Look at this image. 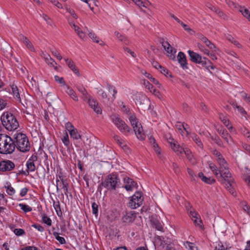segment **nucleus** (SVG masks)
<instances>
[{
	"label": "nucleus",
	"instance_id": "bf43d9fd",
	"mask_svg": "<svg viewBox=\"0 0 250 250\" xmlns=\"http://www.w3.org/2000/svg\"><path fill=\"white\" fill-rule=\"evenodd\" d=\"M98 205L96 203H93L92 204V212L96 216L97 215L98 211Z\"/></svg>",
	"mask_w": 250,
	"mask_h": 250
},
{
	"label": "nucleus",
	"instance_id": "a878e982",
	"mask_svg": "<svg viewBox=\"0 0 250 250\" xmlns=\"http://www.w3.org/2000/svg\"><path fill=\"white\" fill-rule=\"evenodd\" d=\"M21 40L22 42L29 50L32 52L35 51V48L32 42L25 36H22Z\"/></svg>",
	"mask_w": 250,
	"mask_h": 250
},
{
	"label": "nucleus",
	"instance_id": "c756f323",
	"mask_svg": "<svg viewBox=\"0 0 250 250\" xmlns=\"http://www.w3.org/2000/svg\"><path fill=\"white\" fill-rule=\"evenodd\" d=\"M201 40L210 49L214 50L215 51L217 49V48L216 47L215 45L213 43H212L210 41H209L206 37L204 36L202 37L201 38Z\"/></svg>",
	"mask_w": 250,
	"mask_h": 250
},
{
	"label": "nucleus",
	"instance_id": "f257e3e1",
	"mask_svg": "<svg viewBox=\"0 0 250 250\" xmlns=\"http://www.w3.org/2000/svg\"><path fill=\"white\" fill-rule=\"evenodd\" d=\"M107 88V92L104 91L103 89H100L98 92V93L101 97L102 103L104 105V108L110 107L115 99L116 95L117 93V90L114 86L108 84Z\"/></svg>",
	"mask_w": 250,
	"mask_h": 250
},
{
	"label": "nucleus",
	"instance_id": "4c0bfd02",
	"mask_svg": "<svg viewBox=\"0 0 250 250\" xmlns=\"http://www.w3.org/2000/svg\"><path fill=\"white\" fill-rule=\"evenodd\" d=\"M64 6L67 12L69 13L73 19L77 20L78 18V16L73 9H71L67 5H65Z\"/></svg>",
	"mask_w": 250,
	"mask_h": 250
},
{
	"label": "nucleus",
	"instance_id": "72a5a7b5",
	"mask_svg": "<svg viewBox=\"0 0 250 250\" xmlns=\"http://www.w3.org/2000/svg\"><path fill=\"white\" fill-rule=\"evenodd\" d=\"M42 17L46 21V23L48 24L50 27H53L55 26V24L54 23L53 20L46 14L43 13Z\"/></svg>",
	"mask_w": 250,
	"mask_h": 250
},
{
	"label": "nucleus",
	"instance_id": "2eb2a0df",
	"mask_svg": "<svg viewBox=\"0 0 250 250\" xmlns=\"http://www.w3.org/2000/svg\"><path fill=\"white\" fill-rule=\"evenodd\" d=\"M177 60L182 67L184 69H188V63L186 57L184 53L182 52H179L177 56Z\"/></svg>",
	"mask_w": 250,
	"mask_h": 250
},
{
	"label": "nucleus",
	"instance_id": "6e6552de",
	"mask_svg": "<svg viewBox=\"0 0 250 250\" xmlns=\"http://www.w3.org/2000/svg\"><path fill=\"white\" fill-rule=\"evenodd\" d=\"M219 177H217L222 183L225 182L228 183H233L234 179L231 177V174L230 173L228 167L225 168H220Z\"/></svg>",
	"mask_w": 250,
	"mask_h": 250
},
{
	"label": "nucleus",
	"instance_id": "e433bc0d",
	"mask_svg": "<svg viewBox=\"0 0 250 250\" xmlns=\"http://www.w3.org/2000/svg\"><path fill=\"white\" fill-rule=\"evenodd\" d=\"M191 137L193 141L199 147L203 148V145L202 141L197 135L194 134L192 135Z\"/></svg>",
	"mask_w": 250,
	"mask_h": 250
},
{
	"label": "nucleus",
	"instance_id": "0eeeda50",
	"mask_svg": "<svg viewBox=\"0 0 250 250\" xmlns=\"http://www.w3.org/2000/svg\"><path fill=\"white\" fill-rule=\"evenodd\" d=\"M120 180L116 175L110 174L107 176L104 182L101 184L108 190H115Z\"/></svg>",
	"mask_w": 250,
	"mask_h": 250
},
{
	"label": "nucleus",
	"instance_id": "9b49d317",
	"mask_svg": "<svg viewBox=\"0 0 250 250\" xmlns=\"http://www.w3.org/2000/svg\"><path fill=\"white\" fill-rule=\"evenodd\" d=\"M160 43L167 53L170 54L169 55V58L171 60H174L175 58V54L176 52V50L173 49L170 44L167 42H165L164 39L160 42Z\"/></svg>",
	"mask_w": 250,
	"mask_h": 250
},
{
	"label": "nucleus",
	"instance_id": "79ce46f5",
	"mask_svg": "<svg viewBox=\"0 0 250 250\" xmlns=\"http://www.w3.org/2000/svg\"><path fill=\"white\" fill-rule=\"evenodd\" d=\"M26 166L27 169L30 171H33L35 169V166L34 165V162L30 159L27 162Z\"/></svg>",
	"mask_w": 250,
	"mask_h": 250
},
{
	"label": "nucleus",
	"instance_id": "c85d7f7f",
	"mask_svg": "<svg viewBox=\"0 0 250 250\" xmlns=\"http://www.w3.org/2000/svg\"><path fill=\"white\" fill-rule=\"evenodd\" d=\"M198 177L201 178L203 182L207 184H211L215 182V179L213 178L206 177L204 175L202 172L199 173Z\"/></svg>",
	"mask_w": 250,
	"mask_h": 250
},
{
	"label": "nucleus",
	"instance_id": "dca6fc26",
	"mask_svg": "<svg viewBox=\"0 0 250 250\" xmlns=\"http://www.w3.org/2000/svg\"><path fill=\"white\" fill-rule=\"evenodd\" d=\"M188 53L191 61L197 63H200L202 60V57L199 54L191 50H188Z\"/></svg>",
	"mask_w": 250,
	"mask_h": 250
},
{
	"label": "nucleus",
	"instance_id": "b1692460",
	"mask_svg": "<svg viewBox=\"0 0 250 250\" xmlns=\"http://www.w3.org/2000/svg\"><path fill=\"white\" fill-rule=\"evenodd\" d=\"M218 132L228 144H230L232 142L230 136L229 135V134L226 129L222 128L220 129H218Z\"/></svg>",
	"mask_w": 250,
	"mask_h": 250
},
{
	"label": "nucleus",
	"instance_id": "052dcab7",
	"mask_svg": "<svg viewBox=\"0 0 250 250\" xmlns=\"http://www.w3.org/2000/svg\"><path fill=\"white\" fill-rule=\"evenodd\" d=\"M54 207L56 210V211L58 216H61L62 214V211L60 209L59 203L58 202L57 204H54Z\"/></svg>",
	"mask_w": 250,
	"mask_h": 250
},
{
	"label": "nucleus",
	"instance_id": "5fc2aeb1",
	"mask_svg": "<svg viewBox=\"0 0 250 250\" xmlns=\"http://www.w3.org/2000/svg\"><path fill=\"white\" fill-rule=\"evenodd\" d=\"M129 206L132 208H136L139 207L140 206H138L137 205V200H134L133 199L131 198L129 202Z\"/></svg>",
	"mask_w": 250,
	"mask_h": 250
},
{
	"label": "nucleus",
	"instance_id": "4468645a",
	"mask_svg": "<svg viewBox=\"0 0 250 250\" xmlns=\"http://www.w3.org/2000/svg\"><path fill=\"white\" fill-rule=\"evenodd\" d=\"M85 101H87V104L90 108L95 109L96 108H102L103 106H101L99 104V103L96 99L90 96Z\"/></svg>",
	"mask_w": 250,
	"mask_h": 250
},
{
	"label": "nucleus",
	"instance_id": "49530a36",
	"mask_svg": "<svg viewBox=\"0 0 250 250\" xmlns=\"http://www.w3.org/2000/svg\"><path fill=\"white\" fill-rule=\"evenodd\" d=\"M93 1V3L94 4V5L97 7H98V0H84V2L87 3L89 6V7H90V9L92 10V11H93V9H94V7L93 6H91V1Z\"/></svg>",
	"mask_w": 250,
	"mask_h": 250
},
{
	"label": "nucleus",
	"instance_id": "f03ea898",
	"mask_svg": "<svg viewBox=\"0 0 250 250\" xmlns=\"http://www.w3.org/2000/svg\"><path fill=\"white\" fill-rule=\"evenodd\" d=\"M14 149L17 148L21 152H25L30 150V146L27 136L23 133H18L13 136Z\"/></svg>",
	"mask_w": 250,
	"mask_h": 250
},
{
	"label": "nucleus",
	"instance_id": "ddd939ff",
	"mask_svg": "<svg viewBox=\"0 0 250 250\" xmlns=\"http://www.w3.org/2000/svg\"><path fill=\"white\" fill-rule=\"evenodd\" d=\"M188 214L195 225L199 226L200 228H202V221L200 218L198 217V214L196 212L194 209H192L188 211Z\"/></svg>",
	"mask_w": 250,
	"mask_h": 250
},
{
	"label": "nucleus",
	"instance_id": "412c9836",
	"mask_svg": "<svg viewBox=\"0 0 250 250\" xmlns=\"http://www.w3.org/2000/svg\"><path fill=\"white\" fill-rule=\"evenodd\" d=\"M136 215L133 211L126 212V214L122 217V220L124 222L130 223L135 220Z\"/></svg>",
	"mask_w": 250,
	"mask_h": 250
},
{
	"label": "nucleus",
	"instance_id": "13d9d810",
	"mask_svg": "<svg viewBox=\"0 0 250 250\" xmlns=\"http://www.w3.org/2000/svg\"><path fill=\"white\" fill-rule=\"evenodd\" d=\"M175 126L177 128V129L180 131V133L183 136V131L182 130L183 127H184V125L180 122H177Z\"/></svg>",
	"mask_w": 250,
	"mask_h": 250
},
{
	"label": "nucleus",
	"instance_id": "6e6d98bb",
	"mask_svg": "<svg viewBox=\"0 0 250 250\" xmlns=\"http://www.w3.org/2000/svg\"><path fill=\"white\" fill-rule=\"evenodd\" d=\"M215 250H225L224 247L222 242L219 241L215 243Z\"/></svg>",
	"mask_w": 250,
	"mask_h": 250
},
{
	"label": "nucleus",
	"instance_id": "4d7b16f0",
	"mask_svg": "<svg viewBox=\"0 0 250 250\" xmlns=\"http://www.w3.org/2000/svg\"><path fill=\"white\" fill-rule=\"evenodd\" d=\"M19 206L21 207V208L25 212H29L32 210V208L26 205L22 204H20Z\"/></svg>",
	"mask_w": 250,
	"mask_h": 250
},
{
	"label": "nucleus",
	"instance_id": "f704fd0d",
	"mask_svg": "<svg viewBox=\"0 0 250 250\" xmlns=\"http://www.w3.org/2000/svg\"><path fill=\"white\" fill-rule=\"evenodd\" d=\"M209 167L214 173V174L216 176V177H219V173H220V168H218L214 164L210 163L209 164Z\"/></svg>",
	"mask_w": 250,
	"mask_h": 250
},
{
	"label": "nucleus",
	"instance_id": "aec40b11",
	"mask_svg": "<svg viewBox=\"0 0 250 250\" xmlns=\"http://www.w3.org/2000/svg\"><path fill=\"white\" fill-rule=\"evenodd\" d=\"M125 185L124 188L127 191H131L133 188L136 187L137 184L132 180V179L129 178H126L125 179Z\"/></svg>",
	"mask_w": 250,
	"mask_h": 250
},
{
	"label": "nucleus",
	"instance_id": "20e7f679",
	"mask_svg": "<svg viewBox=\"0 0 250 250\" xmlns=\"http://www.w3.org/2000/svg\"><path fill=\"white\" fill-rule=\"evenodd\" d=\"M2 123L5 128L12 131L19 126V123L13 114L8 111L5 112L1 116Z\"/></svg>",
	"mask_w": 250,
	"mask_h": 250
},
{
	"label": "nucleus",
	"instance_id": "a211bd4d",
	"mask_svg": "<svg viewBox=\"0 0 250 250\" xmlns=\"http://www.w3.org/2000/svg\"><path fill=\"white\" fill-rule=\"evenodd\" d=\"M226 223L223 220H217L215 222V224H213V227L217 231L224 232L226 230Z\"/></svg>",
	"mask_w": 250,
	"mask_h": 250
},
{
	"label": "nucleus",
	"instance_id": "2f4dec72",
	"mask_svg": "<svg viewBox=\"0 0 250 250\" xmlns=\"http://www.w3.org/2000/svg\"><path fill=\"white\" fill-rule=\"evenodd\" d=\"M12 90L13 95L15 99H17V101L21 102V99L20 98V94L19 92V90L17 88V86L14 85H12Z\"/></svg>",
	"mask_w": 250,
	"mask_h": 250
},
{
	"label": "nucleus",
	"instance_id": "e2e57ef3",
	"mask_svg": "<svg viewBox=\"0 0 250 250\" xmlns=\"http://www.w3.org/2000/svg\"><path fill=\"white\" fill-rule=\"evenodd\" d=\"M187 170H188V174L190 176L191 180L195 181V178H196V176L194 174L193 170L189 168H188Z\"/></svg>",
	"mask_w": 250,
	"mask_h": 250
},
{
	"label": "nucleus",
	"instance_id": "c9c22d12",
	"mask_svg": "<svg viewBox=\"0 0 250 250\" xmlns=\"http://www.w3.org/2000/svg\"><path fill=\"white\" fill-rule=\"evenodd\" d=\"M217 161L219 164V168H225V167H228V164L223 156L220 158H217Z\"/></svg>",
	"mask_w": 250,
	"mask_h": 250
},
{
	"label": "nucleus",
	"instance_id": "39448f33",
	"mask_svg": "<svg viewBox=\"0 0 250 250\" xmlns=\"http://www.w3.org/2000/svg\"><path fill=\"white\" fill-rule=\"evenodd\" d=\"M110 118L114 125L121 133L125 134L131 131V128L121 119L119 115L113 114L110 116Z\"/></svg>",
	"mask_w": 250,
	"mask_h": 250
},
{
	"label": "nucleus",
	"instance_id": "473e14b6",
	"mask_svg": "<svg viewBox=\"0 0 250 250\" xmlns=\"http://www.w3.org/2000/svg\"><path fill=\"white\" fill-rule=\"evenodd\" d=\"M239 11L250 21V11L245 7H240Z\"/></svg>",
	"mask_w": 250,
	"mask_h": 250
},
{
	"label": "nucleus",
	"instance_id": "774afa93",
	"mask_svg": "<svg viewBox=\"0 0 250 250\" xmlns=\"http://www.w3.org/2000/svg\"><path fill=\"white\" fill-rule=\"evenodd\" d=\"M242 97L247 102L250 103V96L248 95L245 92H241V93Z\"/></svg>",
	"mask_w": 250,
	"mask_h": 250
},
{
	"label": "nucleus",
	"instance_id": "680f3d73",
	"mask_svg": "<svg viewBox=\"0 0 250 250\" xmlns=\"http://www.w3.org/2000/svg\"><path fill=\"white\" fill-rule=\"evenodd\" d=\"M68 21L70 26L77 33V32L80 30L79 27L75 25V24L70 20H68Z\"/></svg>",
	"mask_w": 250,
	"mask_h": 250
},
{
	"label": "nucleus",
	"instance_id": "1a4fd4ad",
	"mask_svg": "<svg viewBox=\"0 0 250 250\" xmlns=\"http://www.w3.org/2000/svg\"><path fill=\"white\" fill-rule=\"evenodd\" d=\"M165 138L167 139L168 143L170 145L172 149L176 152L178 155L182 154L183 147L179 145L176 144L174 139L171 136H165Z\"/></svg>",
	"mask_w": 250,
	"mask_h": 250
},
{
	"label": "nucleus",
	"instance_id": "423d86ee",
	"mask_svg": "<svg viewBox=\"0 0 250 250\" xmlns=\"http://www.w3.org/2000/svg\"><path fill=\"white\" fill-rule=\"evenodd\" d=\"M128 119L137 138L140 140H144L146 135L144 133L141 124L139 123L136 116L133 115H130Z\"/></svg>",
	"mask_w": 250,
	"mask_h": 250
},
{
	"label": "nucleus",
	"instance_id": "7c9ffc66",
	"mask_svg": "<svg viewBox=\"0 0 250 250\" xmlns=\"http://www.w3.org/2000/svg\"><path fill=\"white\" fill-rule=\"evenodd\" d=\"M66 93L70 96V97L74 101H78V98L77 96L76 92L71 88L69 86H67Z\"/></svg>",
	"mask_w": 250,
	"mask_h": 250
},
{
	"label": "nucleus",
	"instance_id": "69168bd1",
	"mask_svg": "<svg viewBox=\"0 0 250 250\" xmlns=\"http://www.w3.org/2000/svg\"><path fill=\"white\" fill-rule=\"evenodd\" d=\"M55 81L58 82L60 84H62L63 85H65V81L62 77H60L59 76L56 75L54 77Z\"/></svg>",
	"mask_w": 250,
	"mask_h": 250
},
{
	"label": "nucleus",
	"instance_id": "c03bdc74",
	"mask_svg": "<svg viewBox=\"0 0 250 250\" xmlns=\"http://www.w3.org/2000/svg\"><path fill=\"white\" fill-rule=\"evenodd\" d=\"M53 235L55 238L61 244H64L65 243V240L62 237H61L59 235V233L57 232H54Z\"/></svg>",
	"mask_w": 250,
	"mask_h": 250
},
{
	"label": "nucleus",
	"instance_id": "cd10ccee",
	"mask_svg": "<svg viewBox=\"0 0 250 250\" xmlns=\"http://www.w3.org/2000/svg\"><path fill=\"white\" fill-rule=\"evenodd\" d=\"M208 7L209 8H210L211 10L214 11L221 18H223L224 20H226L227 19V16L222 11L214 7L211 4H209V6H208Z\"/></svg>",
	"mask_w": 250,
	"mask_h": 250
},
{
	"label": "nucleus",
	"instance_id": "864d4df0",
	"mask_svg": "<svg viewBox=\"0 0 250 250\" xmlns=\"http://www.w3.org/2000/svg\"><path fill=\"white\" fill-rule=\"evenodd\" d=\"M88 36L90 38H91L94 42L96 43L100 42V40L99 38L96 36V35L93 32H90L88 34Z\"/></svg>",
	"mask_w": 250,
	"mask_h": 250
},
{
	"label": "nucleus",
	"instance_id": "338daca9",
	"mask_svg": "<svg viewBox=\"0 0 250 250\" xmlns=\"http://www.w3.org/2000/svg\"><path fill=\"white\" fill-rule=\"evenodd\" d=\"M226 3L231 8H236V4L232 0H225Z\"/></svg>",
	"mask_w": 250,
	"mask_h": 250
},
{
	"label": "nucleus",
	"instance_id": "f3484780",
	"mask_svg": "<svg viewBox=\"0 0 250 250\" xmlns=\"http://www.w3.org/2000/svg\"><path fill=\"white\" fill-rule=\"evenodd\" d=\"M144 84L146 88L148 89L150 92H152L158 98H160L159 96L161 95L160 92L157 90L152 84H150L148 81L145 80L144 81Z\"/></svg>",
	"mask_w": 250,
	"mask_h": 250
},
{
	"label": "nucleus",
	"instance_id": "37998d69",
	"mask_svg": "<svg viewBox=\"0 0 250 250\" xmlns=\"http://www.w3.org/2000/svg\"><path fill=\"white\" fill-rule=\"evenodd\" d=\"M200 63H202V65L205 66L208 70H209V68L212 69H214L213 66L208 65V64L211 63V62L208 60H207V61H203L201 60V62H200Z\"/></svg>",
	"mask_w": 250,
	"mask_h": 250
},
{
	"label": "nucleus",
	"instance_id": "ea45409f",
	"mask_svg": "<svg viewBox=\"0 0 250 250\" xmlns=\"http://www.w3.org/2000/svg\"><path fill=\"white\" fill-rule=\"evenodd\" d=\"M70 135L74 139L78 140L81 138V136L78 133L77 130L75 128L74 130H70Z\"/></svg>",
	"mask_w": 250,
	"mask_h": 250
},
{
	"label": "nucleus",
	"instance_id": "58836bf2",
	"mask_svg": "<svg viewBox=\"0 0 250 250\" xmlns=\"http://www.w3.org/2000/svg\"><path fill=\"white\" fill-rule=\"evenodd\" d=\"M141 9L142 7H146L147 2H146V0H132Z\"/></svg>",
	"mask_w": 250,
	"mask_h": 250
},
{
	"label": "nucleus",
	"instance_id": "393cba45",
	"mask_svg": "<svg viewBox=\"0 0 250 250\" xmlns=\"http://www.w3.org/2000/svg\"><path fill=\"white\" fill-rule=\"evenodd\" d=\"M132 198L134 200H137V205L138 206H141L144 200L142 193L139 191L135 192V193L132 196Z\"/></svg>",
	"mask_w": 250,
	"mask_h": 250
},
{
	"label": "nucleus",
	"instance_id": "603ef678",
	"mask_svg": "<svg viewBox=\"0 0 250 250\" xmlns=\"http://www.w3.org/2000/svg\"><path fill=\"white\" fill-rule=\"evenodd\" d=\"M42 220L44 223L47 224L48 226L51 225V220L45 214H43L42 216Z\"/></svg>",
	"mask_w": 250,
	"mask_h": 250
},
{
	"label": "nucleus",
	"instance_id": "f8f14e48",
	"mask_svg": "<svg viewBox=\"0 0 250 250\" xmlns=\"http://www.w3.org/2000/svg\"><path fill=\"white\" fill-rule=\"evenodd\" d=\"M14 167V164L10 161L7 160L0 162V171H10L12 170Z\"/></svg>",
	"mask_w": 250,
	"mask_h": 250
},
{
	"label": "nucleus",
	"instance_id": "0e129e2a",
	"mask_svg": "<svg viewBox=\"0 0 250 250\" xmlns=\"http://www.w3.org/2000/svg\"><path fill=\"white\" fill-rule=\"evenodd\" d=\"M113 138L115 141L118 143V144L122 146V144H123V140L118 135H114Z\"/></svg>",
	"mask_w": 250,
	"mask_h": 250
},
{
	"label": "nucleus",
	"instance_id": "7ed1b4c3",
	"mask_svg": "<svg viewBox=\"0 0 250 250\" xmlns=\"http://www.w3.org/2000/svg\"><path fill=\"white\" fill-rule=\"evenodd\" d=\"M14 151L13 139L6 134H0V153L11 154Z\"/></svg>",
	"mask_w": 250,
	"mask_h": 250
},
{
	"label": "nucleus",
	"instance_id": "bb28decb",
	"mask_svg": "<svg viewBox=\"0 0 250 250\" xmlns=\"http://www.w3.org/2000/svg\"><path fill=\"white\" fill-rule=\"evenodd\" d=\"M77 89L82 94V98L84 101H86V99L90 96L88 94L86 89L83 86H77Z\"/></svg>",
	"mask_w": 250,
	"mask_h": 250
},
{
	"label": "nucleus",
	"instance_id": "9d476101",
	"mask_svg": "<svg viewBox=\"0 0 250 250\" xmlns=\"http://www.w3.org/2000/svg\"><path fill=\"white\" fill-rule=\"evenodd\" d=\"M60 179L57 180V189L60 190L62 193L66 194L67 192V183L66 180H64L62 176L59 175Z\"/></svg>",
	"mask_w": 250,
	"mask_h": 250
},
{
	"label": "nucleus",
	"instance_id": "5701e85b",
	"mask_svg": "<svg viewBox=\"0 0 250 250\" xmlns=\"http://www.w3.org/2000/svg\"><path fill=\"white\" fill-rule=\"evenodd\" d=\"M65 61L68 67L72 70V71H73L79 77H80V73H79V70L76 66L74 62L71 60H69L68 59H65Z\"/></svg>",
	"mask_w": 250,
	"mask_h": 250
},
{
	"label": "nucleus",
	"instance_id": "3c124183",
	"mask_svg": "<svg viewBox=\"0 0 250 250\" xmlns=\"http://www.w3.org/2000/svg\"><path fill=\"white\" fill-rule=\"evenodd\" d=\"M185 245L187 248H188L189 250H197V248L194 245L193 243L187 241L185 243Z\"/></svg>",
	"mask_w": 250,
	"mask_h": 250
},
{
	"label": "nucleus",
	"instance_id": "a19ab883",
	"mask_svg": "<svg viewBox=\"0 0 250 250\" xmlns=\"http://www.w3.org/2000/svg\"><path fill=\"white\" fill-rule=\"evenodd\" d=\"M232 183H228V184L226 186V188L229 191V193H231L233 196H235L236 195V193L233 188Z\"/></svg>",
	"mask_w": 250,
	"mask_h": 250
},
{
	"label": "nucleus",
	"instance_id": "a18cd8bd",
	"mask_svg": "<svg viewBox=\"0 0 250 250\" xmlns=\"http://www.w3.org/2000/svg\"><path fill=\"white\" fill-rule=\"evenodd\" d=\"M227 38L228 40H229V41L231 42L233 44H234L235 45L237 46L238 48H240L241 47L240 44L237 41H236L234 39V38L233 37H232L231 36L229 35L227 37Z\"/></svg>",
	"mask_w": 250,
	"mask_h": 250
},
{
	"label": "nucleus",
	"instance_id": "de8ad7c7",
	"mask_svg": "<svg viewBox=\"0 0 250 250\" xmlns=\"http://www.w3.org/2000/svg\"><path fill=\"white\" fill-rule=\"evenodd\" d=\"M250 170L247 169L246 173L245 174L244 176V180L247 183L248 185L250 187Z\"/></svg>",
	"mask_w": 250,
	"mask_h": 250
},
{
	"label": "nucleus",
	"instance_id": "6ab92c4d",
	"mask_svg": "<svg viewBox=\"0 0 250 250\" xmlns=\"http://www.w3.org/2000/svg\"><path fill=\"white\" fill-rule=\"evenodd\" d=\"M183 152L185 153L187 159L192 165H194L196 164V160L195 158L192 155L191 151L188 148H183L182 153Z\"/></svg>",
	"mask_w": 250,
	"mask_h": 250
},
{
	"label": "nucleus",
	"instance_id": "09e8293b",
	"mask_svg": "<svg viewBox=\"0 0 250 250\" xmlns=\"http://www.w3.org/2000/svg\"><path fill=\"white\" fill-rule=\"evenodd\" d=\"M219 118L223 123V124L227 126L228 127L229 125V120L225 117L223 114H219Z\"/></svg>",
	"mask_w": 250,
	"mask_h": 250
},
{
	"label": "nucleus",
	"instance_id": "4be33fe9",
	"mask_svg": "<svg viewBox=\"0 0 250 250\" xmlns=\"http://www.w3.org/2000/svg\"><path fill=\"white\" fill-rule=\"evenodd\" d=\"M42 56L45 62L49 65L51 67H54L56 70L57 69V67L55 66V65L57 64L56 62L52 58H51L49 54L42 53Z\"/></svg>",
	"mask_w": 250,
	"mask_h": 250
},
{
	"label": "nucleus",
	"instance_id": "8fccbe9b",
	"mask_svg": "<svg viewBox=\"0 0 250 250\" xmlns=\"http://www.w3.org/2000/svg\"><path fill=\"white\" fill-rule=\"evenodd\" d=\"M62 140L65 146H69V140L68 134L66 132H65V135L63 138H62Z\"/></svg>",
	"mask_w": 250,
	"mask_h": 250
}]
</instances>
